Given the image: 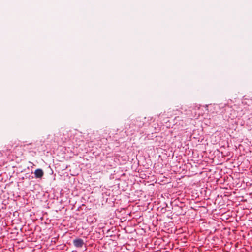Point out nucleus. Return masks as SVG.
I'll list each match as a JSON object with an SVG mask.
<instances>
[{
    "mask_svg": "<svg viewBox=\"0 0 252 252\" xmlns=\"http://www.w3.org/2000/svg\"><path fill=\"white\" fill-rule=\"evenodd\" d=\"M12 146L8 145L7 146H5L2 150L0 151V155L1 157L8 156L11 153V149Z\"/></svg>",
    "mask_w": 252,
    "mask_h": 252,
    "instance_id": "obj_1",
    "label": "nucleus"
},
{
    "mask_svg": "<svg viewBox=\"0 0 252 252\" xmlns=\"http://www.w3.org/2000/svg\"><path fill=\"white\" fill-rule=\"evenodd\" d=\"M74 246L76 248H82L84 244V241L81 238H76L73 241Z\"/></svg>",
    "mask_w": 252,
    "mask_h": 252,
    "instance_id": "obj_2",
    "label": "nucleus"
},
{
    "mask_svg": "<svg viewBox=\"0 0 252 252\" xmlns=\"http://www.w3.org/2000/svg\"><path fill=\"white\" fill-rule=\"evenodd\" d=\"M35 177L36 178H41L44 175L43 170L41 169H37L34 172Z\"/></svg>",
    "mask_w": 252,
    "mask_h": 252,
    "instance_id": "obj_3",
    "label": "nucleus"
},
{
    "mask_svg": "<svg viewBox=\"0 0 252 252\" xmlns=\"http://www.w3.org/2000/svg\"><path fill=\"white\" fill-rule=\"evenodd\" d=\"M32 145L31 143H30L29 144H27V145H24V147L26 149H27L28 147L29 146V145Z\"/></svg>",
    "mask_w": 252,
    "mask_h": 252,
    "instance_id": "obj_4",
    "label": "nucleus"
}]
</instances>
